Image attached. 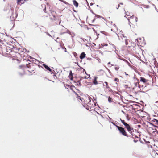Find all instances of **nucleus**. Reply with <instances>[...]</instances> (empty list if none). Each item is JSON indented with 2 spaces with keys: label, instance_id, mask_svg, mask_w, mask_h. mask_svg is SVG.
Listing matches in <instances>:
<instances>
[{
  "label": "nucleus",
  "instance_id": "473e14b6",
  "mask_svg": "<svg viewBox=\"0 0 158 158\" xmlns=\"http://www.w3.org/2000/svg\"><path fill=\"white\" fill-rule=\"evenodd\" d=\"M111 46H112L113 48H114V45H111Z\"/></svg>",
  "mask_w": 158,
  "mask_h": 158
},
{
  "label": "nucleus",
  "instance_id": "1a4fd4ad",
  "mask_svg": "<svg viewBox=\"0 0 158 158\" xmlns=\"http://www.w3.org/2000/svg\"><path fill=\"white\" fill-rule=\"evenodd\" d=\"M133 50L136 54L140 56L142 53V49L138 45H135V46L134 47Z\"/></svg>",
  "mask_w": 158,
  "mask_h": 158
},
{
  "label": "nucleus",
  "instance_id": "393cba45",
  "mask_svg": "<svg viewBox=\"0 0 158 158\" xmlns=\"http://www.w3.org/2000/svg\"><path fill=\"white\" fill-rule=\"evenodd\" d=\"M150 124L151 125H152L154 127H155V126H157V127L158 126V124H157V123L156 124H153L152 123H150Z\"/></svg>",
  "mask_w": 158,
  "mask_h": 158
},
{
  "label": "nucleus",
  "instance_id": "0eeeda50",
  "mask_svg": "<svg viewBox=\"0 0 158 158\" xmlns=\"http://www.w3.org/2000/svg\"><path fill=\"white\" fill-rule=\"evenodd\" d=\"M44 12L48 13V14L50 17V18L52 20H55L57 16L56 12L53 10H50L49 12H47L46 11V6H45V8L43 10Z\"/></svg>",
  "mask_w": 158,
  "mask_h": 158
},
{
  "label": "nucleus",
  "instance_id": "f257e3e1",
  "mask_svg": "<svg viewBox=\"0 0 158 158\" xmlns=\"http://www.w3.org/2000/svg\"><path fill=\"white\" fill-rule=\"evenodd\" d=\"M26 66L25 65H20L19 66L17 69L18 73L20 76L26 74Z\"/></svg>",
  "mask_w": 158,
  "mask_h": 158
},
{
  "label": "nucleus",
  "instance_id": "f3484780",
  "mask_svg": "<svg viewBox=\"0 0 158 158\" xmlns=\"http://www.w3.org/2000/svg\"><path fill=\"white\" fill-rule=\"evenodd\" d=\"M43 66L48 71L50 72H52V69L48 66L44 64H43Z\"/></svg>",
  "mask_w": 158,
  "mask_h": 158
},
{
  "label": "nucleus",
  "instance_id": "9d476101",
  "mask_svg": "<svg viewBox=\"0 0 158 158\" xmlns=\"http://www.w3.org/2000/svg\"><path fill=\"white\" fill-rule=\"evenodd\" d=\"M148 131L149 134L152 135H154L155 136V135H156V131L155 130V129H153L152 127H149L148 128Z\"/></svg>",
  "mask_w": 158,
  "mask_h": 158
},
{
  "label": "nucleus",
  "instance_id": "2f4dec72",
  "mask_svg": "<svg viewBox=\"0 0 158 158\" xmlns=\"http://www.w3.org/2000/svg\"><path fill=\"white\" fill-rule=\"evenodd\" d=\"M21 52V53H20V55H21V56H22V55H23V54L22 53L23 52Z\"/></svg>",
  "mask_w": 158,
  "mask_h": 158
},
{
  "label": "nucleus",
  "instance_id": "c756f323",
  "mask_svg": "<svg viewBox=\"0 0 158 158\" xmlns=\"http://www.w3.org/2000/svg\"><path fill=\"white\" fill-rule=\"evenodd\" d=\"M120 5H123V4L122 3H120L119 4L118 6V7H117V9H118L119 7L120 6Z\"/></svg>",
  "mask_w": 158,
  "mask_h": 158
},
{
  "label": "nucleus",
  "instance_id": "6ab92c4d",
  "mask_svg": "<svg viewBox=\"0 0 158 158\" xmlns=\"http://www.w3.org/2000/svg\"><path fill=\"white\" fill-rule=\"evenodd\" d=\"M69 78L71 80H72L73 79V74L71 71L70 72L69 75Z\"/></svg>",
  "mask_w": 158,
  "mask_h": 158
},
{
  "label": "nucleus",
  "instance_id": "cd10ccee",
  "mask_svg": "<svg viewBox=\"0 0 158 158\" xmlns=\"http://www.w3.org/2000/svg\"><path fill=\"white\" fill-rule=\"evenodd\" d=\"M114 81H115L118 82L119 81V79L118 78H115Z\"/></svg>",
  "mask_w": 158,
  "mask_h": 158
},
{
  "label": "nucleus",
  "instance_id": "c85d7f7f",
  "mask_svg": "<svg viewBox=\"0 0 158 158\" xmlns=\"http://www.w3.org/2000/svg\"><path fill=\"white\" fill-rule=\"evenodd\" d=\"M59 0L64 2V3L66 4H67L68 3L66 1H64L63 0Z\"/></svg>",
  "mask_w": 158,
  "mask_h": 158
},
{
  "label": "nucleus",
  "instance_id": "b1692460",
  "mask_svg": "<svg viewBox=\"0 0 158 158\" xmlns=\"http://www.w3.org/2000/svg\"><path fill=\"white\" fill-rule=\"evenodd\" d=\"M112 98H110V97H109L108 98V101L110 102H112Z\"/></svg>",
  "mask_w": 158,
  "mask_h": 158
},
{
  "label": "nucleus",
  "instance_id": "4be33fe9",
  "mask_svg": "<svg viewBox=\"0 0 158 158\" xmlns=\"http://www.w3.org/2000/svg\"><path fill=\"white\" fill-rule=\"evenodd\" d=\"M104 83L105 84V85H104L105 86L106 88L108 89L110 88L108 86V83L107 82H105Z\"/></svg>",
  "mask_w": 158,
  "mask_h": 158
},
{
  "label": "nucleus",
  "instance_id": "72a5a7b5",
  "mask_svg": "<svg viewBox=\"0 0 158 158\" xmlns=\"http://www.w3.org/2000/svg\"><path fill=\"white\" fill-rule=\"evenodd\" d=\"M75 53L76 54H74V55L75 56V57H76V56H77V54H76V53L75 52Z\"/></svg>",
  "mask_w": 158,
  "mask_h": 158
},
{
  "label": "nucleus",
  "instance_id": "5701e85b",
  "mask_svg": "<svg viewBox=\"0 0 158 158\" xmlns=\"http://www.w3.org/2000/svg\"><path fill=\"white\" fill-rule=\"evenodd\" d=\"M65 86L66 88H70V89H72L71 86L70 85H66Z\"/></svg>",
  "mask_w": 158,
  "mask_h": 158
},
{
  "label": "nucleus",
  "instance_id": "aec40b11",
  "mask_svg": "<svg viewBox=\"0 0 158 158\" xmlns=\"http://www.w3.org/2000/svg\"><path fill=\"white\" fill-rule=\"evenodd\" d=\"M85 54L84 52H83L81 53L80 56V59H83L85 57Z\"/></svg>",
  "mask_w": 158,
  "mask_h": 158
},
{
  "label": "nucleus",
  "instance_id": "f03ea898",
  "mask_svg": "<svg viewBox=\"0 0 158 158\" xmlns=\"http://www.w3.org/2000/svg\"><path fill=\"white\" fill-rule=\"evenodd\" d=\"M128 19L130 26L131 25L135 27V26L137 25L138 19L136 16L132 15L129 17Z\"/></svg>",
  "mask_w": 158,
  "mask_h": 158
},
{
  "label": "nucleus",
  "instance_id": "dca6fc26",
  "mask_svg": "<svg viewBox=\"0 0 158 158\" xmlns=\"http://www.w3.org/2000/svg\"><path fill=\"white\" fill-rule=\"evenodd\" d=\"M98 77H94V79L93 80V83L95 85H98V82L97 81Z\"/></svg>",
  "mask_w": 158,
  "mask_h": 158
},
{
  "label": "nucleus",
  "instance_id": "412c9836",
  "mask_svg": "<svg viewBox=\"0 0 158 158\" xmlns=\"http://www.w3.org/2000/svg\"><path fill=\"white\" fill-rule=\"evenodd\" d=\"M12 16L13 17L14 19H15L17 18V15L16 13H15V14L14 12H13L12 15Z\"/></svg>",
  "mask_w": 158,
  "mask_h": 158
},
{
  "label": "nucleus",
  "instance_id": "7ed1b4c3",
  "mask_svg": "<svg viewBox=\"0 0 158 158\" xmlns=\"http://www.w3.org/2000/svg\"><path fill=\"white\" fill-rule=\"evenodd\" d=\"M36 66L35 65H33L31 64V65L29 64H26V74L29 75H31L32 72H34V71L35 70V66Z\"/></svg>",
  "mask_w": 158,
  "mask_h": 158
},
{
  "label": "nucleus",
  "instance_id": "f704fd0d",
  "mask_svg": "<svg viewBox=\"0 0 158 158\" xmlns=\"http://www.w3.org/2000/svg\"><path fill=\"white\" fill-rule=\"evenodd\" d=\"M85 39H84L83 40V41H85Z\"/></svg>",
  "mask_w": 158,
  "mask_h": 158
},
{
  "label": "nucleus",
  "instance_id": "4c0bfd02",
  "mask_svg": "<svg viewBox=\"0 0 158 158\" xmlns=\"http://www.w3.org/2000/svg\"><path fill=\"white\" fill-rule=\"evenodd\" d=\"M128 47H130V46H129V45H128Z\"/></svg>",
  "mask_w": 158,
  "mask_h": 158
},
{
  "label": "nucleus",
  "instance_id": "423d86ee",
  "mask_svg": "<svg viewBox=\"0 0 158 158\" xmlns=\"http://www.w3.org/2000/svg\"><path fill=\"white\" fill-rule=\"evenodd\" d=\"M1 51L3 55H11L10 53L12 52V49L9 47L5 46L3 48H1Z\"/></svg>",
  "mask_w": 158,
  "mask_h": 158
},
{
  "label": "nucleus",
  "instance_id": "6e6552de",
  "mask_svg": "<svg viewBox=\"0 0 158 158\" xmlns=\"http://www.w3.org/2000/svg\"><path fill=\"white\" fill-rule=\"evenodd\" d=\"M115 126L119 131L120 133L123 135L127 137L128 136V135L127 134V132H126V131L125 130L124 128L117 125H115Z\"/></svg>",
  "mask_w": 158,
  "mask_h": 158
},
{
  "label": "nucleus",
  "instance_id": "39448f33",
  "mask_svg": "<svg viewBox=\"0 0 158 158\" xmlns=\"http://www.w3.org/2000/svg\"><path fill=\"white\" fill-rule=\"evenodd\" d=\"M85 103L86 104L87 106V107L86 108L87 110H90L91 109H93L94 108V104L93 100L91 101L90 99L88 98L85 100Z\"/></svg>",
  "mask_w": 158,
  "mask_h": 158
},
{
  "label": "nucleus",
  "instance_id": "c9c22d12",
  "mask_svg": "<svg viewBox=\"0 0 158 158\" xmlns=\"http://www.w3.org/2000/svg\"><path fill=\"white\" fill-rule=\"evenodd\" d=\"M85 39H84L83 40V41H85Z\"/></svg>",
  "mask_w": 158,
  "mask_h": 158
},
{
  "label": "nucleus",
  "instance_id": "f8f14e48",
  "mask_svg": "<svg viewBox=\"0 0 158 158\" xmlns=\"http://www.w3.org/2000/svg\"><path fill=\"white\" fill-rule=\"evenodd\" d=\"M134 85H135V87H134L133 88V90H134L135 92H136V89H137L138 88L139 89L140 88V85L139 84V83L137 82L134 83Z\"/></svg>",
  "mask_w": 158,
  "mask_h": 158
},
{
  "label": "nucleus",
  "instance_id": "e433bc0d",
  "mask_svg": "<svg viewBox=\"0 0 158 158\" xmlns=\"http://www.w3.org/2000/svg\"><path fill=\"white\" fill-rule=\"evenodd\" d=\"M156 102V103L158 102V101H157Z\"/></svg>",
  "mask_w": 158,
  "mask_h": 158
},
{
  "label": "nucleus",
  "instance_id": "4468645a",
  "mask_svg": "<svg viewBox=\"0 0 158 158\" xmlns=\"http://www.w3.org/2000/svg\"><path fill=\"white\" fill-rule=\"evenodd\" d=\"M87 78L86 77H85L84 78V77H82L80 79V81H77V82L79 83V85H80V86H81L82 85L81 84V81H83L84 82H85V83L86 82V80L85 79L83 80V79H86Z\"/></svg>",
  "mask_w": 158,
  "mask_h": 158
},
{
  "label": "nucleus",
  "instance_id": "a878e982",
  "mask_svg": "<svg viewBox=\"0 0 158 158\" xmlns=\"http://www.w3.org/2000/svg\"><path fill=\"white\" fill-rule=\"evenodd\" d=\"M128 40H125V44L126 45H128Z\"/></svg>",
  "mask_w": 158,
  "mask_h": 158
},
{
  "label": "nucleus",
  "instance_id": "20e7f679",
  "mask_svg": "<svg viewBox=\"0 0 158 158\" xmlns=\"http://www.w3.org/2000/svg\"><path fill=\"white\" fill-rule=\"evenodd\" d=\"M121 122L124 125L125 127L127 129V131L131 135L133 134L134 132V129L130 126L129 124H127L124 120L120 119Z\"/></svg>",
  "mask_w": 158,
  "mask_h": 158
},
{
  "label": "nucleus",
  "instance_id": "58836bf2",
  "mask_svg": "<svg viewBox=\"0 0 158 158\" xmlns=\"http://www.w3.org/2000/svg\"><path fill=\"white\" fill-rule=\"evenodd\" d=\"M84 70V71H85V73H86V72H85V70Z\"/></svg>",
  "mask_w": 158,
  "mask_h": 158
},
{
  "label": "nucleus",
  "instance_id": "ddd939ff",
  "mask_svg": "<svg viewBox=\"0 0 158 158\" xmlns=\"http://www.w3.org/2000/svg\"><path fill=\"white\" fill-rule=\"evenodd\" d=\"M140 81L141 82H143L146 84H148V82L149 81L143 77H140Z\"/></svg>",
  "mask_w": 158,
  "mask_h": 158
},
{
  "label": "nucleus",
  "instance_id": "7c9ffc66",
  "mask_svg": "<svg viewBox=\"0 0 158 158\" xmlns=\"http://www.w3.org/2000/svg\"><path fill=\"white\" fill-rule=\"evenodd\" d=\"M115 69L116 70L118 71V69H119V67H115Z\"/></svg>",
  "mask_w": 158,
  "mask_h": 158
},
{
  "label": "nucleus",
  "instance_id": "2eb2a0df",
  "mask_svg": "<svg viewBox=\"0 0 158 158\" xmlns=\"http://www.w3.org/2000/svg\"><path fill=\"white\" fill-rule=\"evenodd\" d=\"M148 90H146V89H145V87H143L142 88H141L140 87V88L137 91V92H142L143 93H145Z\"/></svg>",
  "mask_w": 158,
  "mask_h": 158
},
{
  "label": "nucleus",
  "instance_id": "a211bd4d",
  "mask_svg": "<svg viewBox=\"0 0 158 158\" xmlns=\"http://www.w3.org/2000/svg\"><path fill=\"white\" fill-rule=\"evenodd\" d=\"M73 4L77 8L78 6V3L75 0H73Z\"/></svg>",
  "mask_w": 158,
  "mask_h": 158
},
{
  "label": "nucleus",
  "instance_id": "bb28decb",
  "mask_svg": "<svg viewBox=\"0 0 158 158\" xmlns=\"http://www.w3.org/2000/svg\"><path fill=\"white\" fill-rule=\"evenodd\" d=\"M23 0H17V3L18 4H19L20 3V2L21 1H23Z\"/></svg>",
  "mask_w": 158,
  "mask_h": 158
},
{
  "label": "nucleus",
  "instance_id": "9b49d317",
  "mask_svg": "<svg viewBox=\"0 0 158 158\" xmlns=\"http://www.w3.org/2000/svg\"><path fill=\"white\" fill-rule=\"evenodd\" d=\"M137 42L139 44L142 46L145 44L144 40L143 38H139L137 40Z\"/></svg>",
  "mask_w": 158,
  "mask_h": 158
}]
</instances>
